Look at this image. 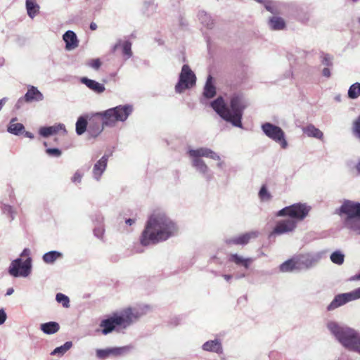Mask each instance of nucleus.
<instances>
[{"label": "nucleus", "mask_w": 360, "mask_h": 360, "mask_svg": "<svg viewBox=\"0 0 360 360\" xmlns=\"http://www.w3.org/2000/svg\"><path fill=\"white\" fill-rule=\"evenodd\" d=\"M177 231L176 224L163 212L153 213L143 231L141 243L146 246L165 241Z\"/></svg>", "instance_id": "nucleus-1"}, {"label": "nucleus", "mask_w": 360, "mask_h": 360, "mask_svg": "<svg viewBox=\"0 0 360 360\" xmlns=\"http://www.w3.org/2000/svg\"><path fill=\"white\" fill-rule=\"evenodd\" d=\"M310 207L304 203H295L287 206L279 210L277 216L288 217L286 219L278 221L272 232L269 234V238L276 235H282L292 232L298 223L303 220L308 214Z\"/></svg>", "instance_id": "nucleus-2"}, {"label": "nucleus", "mask_w": 360, "mask_h": 360, "mask_svg": "<svg viewBox=\"0 0 360 360\" xmlns=\"http://www.w3.org/2000/svg\"><path fill=\"white\" fill-rule=\"evenodd\" d=\"M247 105L245 98L239 94H234L231 98L230 108L226 106L222 97H219L211 103L212 108L221 117L240 128L243 110Z\"/></svg>", "instance_id": "nucleus-3"}, {"label": "nucleus", "mask_w": 360, "mask_h": 360, "mask_svg": "<svg viewBox=\"0 0 360 360\" xmlns=\"http://www.w3.org/2000/svg\"><path fill=\"white\" fill-rule=\"evenodd\" d=\"M327 328L344 347L360 354L359 332L335 321L328 322Z\"/></svg>", "instance_id": "nucleus-4"}, {"label": "nucleus", "mask_w": 360, "mask_h": 360, "mask_svg": "<svg viewBox=\"0 0 360 360\" xmlns=\"http://www.w3.org/2000/svg\"><path fill=\"white\" fill-rule=\"evenodd\" d=\"M133 108L130 105H118L103 112H98L97 115L102 118V127L98 124L92 128L90 124L88 132L93 137H96L103 129V126L113 127L117 122L125 121L132 112Z\"/></svg>", "instance_id": "nucleus-5"}, {"label": "nucleus", "mask_w": 360, "mask_h": 360, "mask_svg": "<svg viewBox=\"0 0 360 360\" xmlns=\"http://www.w3.org/2000/svg\"><path fill=\"white\" fill-rule=\"evenodd\" d=\"M140 316L141 314L138 310L127 308L120 313L113 314L109 319L103 320L100 325L103 328L102 333L107 335L112 332L117 326L127 328Z\"/></svg>", "instance_id": "nucleus-6"}, {"label": "nucleus", "mask_w": 360, "mask_h": 360, "mask_svg": "<svg viewBox=\"0 0 360 360\" xmlns=\"http://www.w3.org/2000/svg\"><path fill=\"white\" fill-rule=\"evenodd\" d=\"M345 227L360 235V202L345 200L339 209Z\"/></svg>", "instance_id": "nucleus-7"}, {"label": "nucleus", "mask_w": 360, "mask_h": 360, "mask_svg": "<svg viewBox=\"0 0 360 360\" xmlns=\"http://www.w3.org/2000/svg\"><path fill=\"white\" fill-rule=\"evenodd\" d=\"M189 155L192 158V166L200 173L207 181L212 179V173L209 169L207 165L200 157L209 158L215 160H220L219 155L207 148H200L198 149H190Z\"/></svg>", "instance_id": "nucleus-8"}, {"label": "nucleus", "mask_w": 360, "mask_h": 360, "mask_svg": "<svg viewBox=\"0 0 360 360\" xmlns=\"http://www.w3.org/2000/svg\"><path fill=\"white\" fill-rule=\"evenodd\" d=\"M30 250L25 248L20 254L21 257H27L22 262L21 258L13 260L9 266V274L14 277H27L31 272L32 259Z\"/></svg>", "instance_id": "nucleus-9"}, {"label": "nucleus", "mask_w": 360, "mask_h": 360, "mask_svg": "<svg viewBox=\"0 0 360 360\" xmlns=\"http://www.w3.org/2000/svg\"><path fill=\"white\" fill-rule=\"evenodd\" d=\"M264 134L269 139L278 143L283 149L288 146L283 130L271 123L265 122L262 125Z\"/></svg>", "instance_id": "nucleus-10"}, {"label": "nucleus", "mask_w": 360, "mask_h": 360, "mask_svg": "<svg viewBox=\"0 0 360 360\" xmlns=\"http://www.w3.org/2000/svg\"><path fill=\"white\" fill-rule=\"evenodd\" d=\"M195 75L189 66L188 65H183L179 82L175 86L176 91L181 93L185 89L193 87L195 84Z\"/></svg>", "instance_id": "nucleus-11"}, {"label": "nucleus", "mask_w": 360, "mask_h": 360, "mask_svg": "<svg viewBox=\"0 0 360 360\" xmlns=\"http://www.w3.org/2000/svg\"><path fill=\"white\" fill-rule=\"evenodd\" d=\"M297 271L309 269L315 266L321 259L320 252L305 253L294 256Z\"/></svg>", "instance_id": "nucleus-12"}, {"label": "nucleus", "mask_w": 360, "mask_h": 360, "mask_svg": "<svg viewBox=\"0 0 360 360\" xmlns=\"http://www.w3.org/2000/svg\"><path fill=\"white\" fill-rule=\"evenodd\" d=\"M360 299V287L354 290L336 295L330 304L328 306V310H333L345 304Z\"/></svg>", "instance_id": "nucleus-13"}, {"label": "nucleus", "mask_w": 360, "mask_h": 360, "mask_svg": "<svg viewBox=\"0 0 360 360\" xmlns=\"http://www.w3.org/2000/svg\"><path fill=\"white\" fill-rule=\"evenodd\" d=\"M259 232L257 231H252L237 237L227 239L226 243L227 244H235L244 245L249 243L252 238H255L258 236Z\"/></svg>", "instance_id": "nucleus-14"}, {"label": "nucleus", "mask_w": 360, "mask_h": 360, "mask_svg": "<svg viewBox=\"0 0 360 360\" xmlns=\"http://www.w3.org/2000/svg\"><path fill=\"white\" fill-rule=\"evenodd\" d=\"M63 130L64 133H66L65 127L63 124H58L51 127H43L39 130L40 136L46 138L51 135L56 134L59 131Z\"/></svg>", "instance_id": "nucleus-15"}, {"label": "nucleus", "mask_w": 360, "mask_h": 360, "mask_svg": "<svg viewBox=\"0 0 360 360\" xmlns=\"http://www.w3.org/2000/svg\"><path fill=\"white\" fill-rule=\"evenodd\" d=\"M108 156L103 155L94 166L93 175L94 178L99 181L101 175L104 172L107 167Z\"/></svg>", "instance_id": "nucleus-16"}, {"label": "nucleus", "mask_w": 360, "mask_h": 360, "mask_svg": "<svg viewBox=\"0 0 360 360\" xmlns=\"http://www.w3.org/2000/svg\"><path fill=\"white\" fill-rule=\"evenodd\" d=\"M65 42V49L72 50L78 46V40L75 33L73 31L68 30L63 36Z\"/></svg>", "instance_id": "nucleus-17"}, {"label": "nucleus", "mask_w": 360, "mask_h": 360, "mask_svg": "<svg viewBox=\"0 0 360 360\" xmlns=\"http://www.w3.org/2000/svg\"><path fill=\"white\" fill-rule=\"evenodd\" d=\"M80 82L95 93L101 94L105 90V86L103 84L87 77H82Z\"/></svg>", "instance_id": "nucleus-18"}, {"label": "nucleus", "mask_w": 360, "mask_h": 360, "mask_svg": "<svg viewBox=\"0 0 360 360\" xmlns=\"http://www.w3.org/2000/svg\"><path fill=\"white\" fill-rule=\"evenodd\" d=\"M26 102L41 101L44 99L43 94L37 87L31 86L24 96Z\"/></svg>", "instance_id": "nucleus-19"}, {"label": "nucleus", "mask_w": 360, "mask_h": 360, "mask_svg": "<svg viewBox=\"0 0 360 360\" xmlns=\"http://www.w3.org/2000/svg\"><path fill=\"white\" fill-rule=\"evenodd\" d=\"M202 349L217 354H221L223 352L221 343L218 339L209 340L205 342L202 345Z\"/></svg>", "instance_id": "nucleus-20"}, {"label": "nucleus", "mask_w": 360, "mask_h": 360, "mask_svg": "<svg viewBox=\"0 0 360 360\" xmlns=\"http://www.w3.org/2000/svg\"><path fill=\"white\" fill-rule=\"evenodd\" d=\"M125 350L124 347H113L108 348L105 349H97L96 355L99 359H105L110 355L117 356L122 354Z\"/></svg>", "instance_id": "nucleus-21"}, {"label": "nucleus", "mask_w": 360, "mask_h": 360, "mask_svg": "<svg viewBox=\"0 0 360 360\" xmlns=\"http://www.w3.org/2000/svg\"><path fill=\"white\" fill-rule=\"evenodd\" d=\"M229 261L235 263L238 266H241L248 269L253 262L252 258H244L237 254H232L229 256Z\"/></svg>", "instance_id": "nucleus-22"}, {"label": "nucleus", "mask_w": 360, "mask_h": 360, "mask_svg": "<svg viewBox=\"0 0 360 360\" xmlns=\"http://www.w3.org/2000/svg\"><path fill=\"white\" fill-rule=\"evenodd\" d=\"M302 131L309 137L316 138L319 140H322L323 138V132L311 124L303 127Z\"/></svg>", "instance_id": "nucleus-23"}, {"label": "nucleus", "mask_w": 360, "mask_h": 360, "mask_svg": "<svg viewBox=\"0 0 360 360\" xmlns=\"http://www.w3.org/2000/svg\"><path fill=\"white\" fill-rule=\"evenodd\" d=\"M198 20L200 23L207 29H212L214 25L212 17L204 11H200L198 14Z\"/></svg>", "instance_id": "nucleus-24"}, {"label": "nucleus", "mask_w": 360, "mask_h": 360, "mask_svg": "<svg viewBox=\"0 0 360 360\" xmlns=\"http://www.w3.org/2000/svg\"><path fill=\"white\" fill-rule=\"evenodd\" d=\"M25 6L28 16L33 19L39 12V6L36 0H26Z\"/></svg>", "instance_id": "nucleus-25"}, {"label": "nucleus", "mask_w": 360, "mask_h": 360, "mask_svg": "<svg viewBox=\"0 0 360 360\" xmlns=\"http://www.w3.org/2000/svg\"><path fill=\"white\" fill-rule=\"evenodd\" d=\"M120 46L122 47L123 55L125 56L127 58H129L132 56L131 43L129 41H122V40H119L113 46V51Z\"/></svg>", "instance_id": "nucleus-26"}, {"label": "nucleus", "mask_w": 360, "mask_h": 360, "mask_svg": "<svg viewBox=\"0 0 360 360\" xmlns=\"http://www.w3.org/2000/svg\"><path fill=\"white\" fill-rule=\"evenodd\" d=\"M40 329L45 334L51 335L57 333L60 329V326L57 322L50 321L41 324Z\"/></svg>", "instance_id": "nucleus-27"}, {"label": "nucleus", "mask_w": 360, "mask_h": 360, "mask_svg": "<svg viewBox=\"0 0 360 360\" xmlns=\"http://www.w3.org/2000/svg\"><path fill=\"white\" fill-rule=\"evenodd\" d=\"M63 257V254L60 252L53 250L45 253L43 257V261L48 264H53L57 259Z\"/></svg>", "instance_id": "nucleus-28"}, {"label": "nucleus", "mask_w": 360, "mask_h": 360, "mask_svg": "<svg viewBox=\"0 0 360 360\" xmlns=\"http://www.w3.org/2000/svg\"><path fill=\"white\" fill-rule=\"evenodd\" d=\"M215 94L216 89L212 84V76L209 75L204 88L203 96L207 98H211L214 97Z\"/></svg>", "instance_id": "nucleus-29"}, {"label": "nucleus", "mask_w": 360, "mask_h": 360, "mask_svg": "<svg viewBox=\"0 0 360 360\" xmlns=\"http://www.w3.org/2000/svg\"><path fill=\"white\" fill-rule=\"evenodd\" d=\"M16 120V118H13L11 120L8 127V131L15 135H19L22 132L25 127L22 124L15 122Z\"/></svg>", "instance_id": "nucleus-30"}, {"label": "nucleus", "mask_w": 360, "mask_h": 360, "mask_svg": "<svg viewBox=\"0 0 360 360\" xmlns=\"http://www.w3.org/2000/svg\"><path fill=\"white\" fill-rule=\"evenodd\" d=\"M280 271L282 272H290L292 271H297V265L295 264V257L284 262L280 265Z\"/></svg>", "instance_id": "nucleus-31"}, {"label": "nucleus", "mask_w": 360, "mask_h": 360, "mask_svg": "<svg viewBox=\"0 0 360 360\" xmlns=\"http://www.w3.org/2000/svg\"><path fill=\"white\" fill-rule=\"evenodd\" d=\"M1 210L2 213L5 214L9 219L10 221L14 219L16 214V211L13 206L2 202L1 205Z\"/></svg>", "instance_id": "nucleus-32"}, {"label": "nucleus", "mask_w": 360, "mask_h": 360, "mask_svg": "<svg viewBox=\"0 0 360 360\" xmlns=\"http://www.w3.org/2000/svg\"><path fill=\"white\" fill-rule=\"evenodd\" d=\"M87 120L85 117L81 116L76 122V133L78 135L83 134L86 130Z\"/></svg>", "instance_id": "nucleus-33"}, {"label": "nucleus", "mask_w": 360, "mask_h": 360, "mask_svg": "<svg viewBox=\"0 0 360 360\" xmlns=\"http://www.w3.org/2000/svg\"><path fill=\"white\" fill-rule=\"evenodd\" d=\"M269 25L274 30H282L285 26V22L281 18L273 17L269 20Z\"/></svg>", "instance_id": "nucleus-34"}, {"label": "nucleus", "mask_w": 360, "mask_h": 360, "mask_svg": "<svg viewBox=\"0 0 360 360\" xmlns=\"http://www.w3.org/2000/svg\"><path fill=\"white\" fill-rule=\"evenodd\" d=\"M72 346L70 341L66 342L64 345L56 347L52 352L51 355L63 356L67 351H68Z\"/></svg>", "instance_id": "nucleus-35"}, {"label": "nucleus", "mask_w": 360, "mask_h": 360, "mask_svg": "<svg viewBox=\"0 0 360 360\" xmlns=\"http://www.w3.org/2000/svg\"><path fill=\"white\" fill-rule=\"evenodd\" d=\"M360 96V83L356 82L350 86L348 90V96L352 99L357 98Z\"/></svg>", "instance_id": "nucleus-36"}, {"label": "nucleus", "mask_w": 360, "mask_h": 360, "mask_svg": "<svg viewBox=\"0 0 360 360\" xmlns=\"http://www.w3.org/2000/svg\"><path fill=\"white\" fill-rule=\"evenodd\" d=\"M344 258L345 255L340 251H335L330 255L331 261L338 265L343 264Z\"/></svg>", "instance_id": "nucleus-37"}, {"label": "nucleus", "mask_w": 360, "mask_h": 360, "mask_svg": "<svg viewBox=\"0 0 360 360\" xmlns=\"http://www.w3.org/2000/svg\"><path fill=\"white\" fill-rule=\"evenodd\" d=\"M56 300L58 303H61L64 307H65V308L69 307L70 300H69V297L68 296H66L65 295L60 293V292L57 293L56 296Z\"/></svg>", "instance_id": "nucleus-38"}, {"label": "nucleus", "mask_w": 360, "mask_h": 360, "mask_svg": "<svg viewBox=\"0 0 360 360\" xmlns=\"http://www.w3.org/2000/svg\"><path fill=\"white\" fill-rule=\"evenodd\" d=\"M259 198L262 201H268L271 198L270 193L267 191L265 186H262L259 192Z\"/></svg>", "instance_id": "nucleus-39"}, {"label": "nucleus", "mask_w": 360, "mask_h": 360, "mask_svg": "<svg viewBox=\"0 0 360 360\" xmlns=\"http://www.w3.org/2000/svg\"><path fill=\"white\" fill-rule=\"evenodd\" d=\"M332 60H333V58L329 54L323 53L321 56V63L327 67H330V66L333 65Z\"/></svg>", "instance_id": "nucleus-40"}, {"label": "nucleus", "mask_w": 360, "mask_h": 360, "mask_svg": "<svg viewBox=\"0 0 360 360\" xmlns=\"http://www.w3.org/2000/svg\"><path fill=\"white\" fill-rule=\"evenodd\" d=\"M86 65L94 70H98L101 65V62L98 58L91 59L87 61Z\"/></svg>", "instance_id": "nucleus-41"}, {"label": "nucleus", "mask_w": 360, "mask_h": 360, "mask_svg": "<svg viewBox=\"0 0 360 360\" xmlns=\"http://www.w3.org/2000/svg\"><path fill=\"white\" fill-rule=\"evenodd\" d=\"M353 130L354 134L360 139V115L354 122Z\"/></svg>", "instance_id": "nucleus-42"}, {"label": "nucleus", "mask_w": 360, "mask_h": 360, "mask_svg": "<svg viewBox=\"0 0 360 360\" xmlns=\"http://www.w3.org/2000/svg\"><path fill=\"white\" fill-rule=\"evenodd\" d=\"M46 153L51 157L58 158L61 155V150L58 148H47Z\"/></svg>", "instance_id": "nucleus-43"}, {"label": "nucleus", "mask_w": 360, "mask_h": 360, "mask_svg": "<svg viewBox=\"0 0 360 360\" xmlns=\"http://www.w3.org/2000/svg\"><path fill=\"white\" fill-rule=\"evenodd\" d=\"M94 233L98 238L102 239L104 234V228L102 225H99L94 228Z\"/></svg>", "instance_id": "nucleus-44"}, {"label": "nucleus", "mask_w": 360, "mask_h": 360, "mask_svg": "<svg viewBox=\"0 0 360 360\" xmlns=\"http://www.w3.org/2000/svg\"><path fill=\"white\" fill-rule=\"evenodd\" d=\"M82 174L79 171L76 172L72 178V181L74 183H80L82 179Z\"/></svg>", "instance_id": "nucleus-45"}, {"label": "nucleus", "mask_w": 360, "mask_h": 360, "mask_svg": "<svg viewBox=\"0 0 360 360\" xmlns=\"http://www.w3.org/2000/svg\"><path fill=\"white\" fill-rule=\"evenodd\" d=\"M6 319V314L3 309H0V325L3 324Z\"/></svg>", "instance_id": "nucleus-46"}, {"label": "nucleus", "mask_w": 360, "mask_h": 360, "mask_svg": "<svg viewBox=\"0 0 360 360\" xmlns=\"http://www.w3.org/2000/svg\"><path fill=\"white\" fill-rule=\"evenodd\" d=\"M322 74L324 77H330V69L328 67L323 68V70L322 71Z\"/></svg>", "instance_id": "nucleus-47"}, {"label": "nucleus", "mask_w": 360, "mask_h": 360, "mask_svg": "<svg viewBox=\"0 0 360 360\" xmlns=\"http://www.w3.org/2000/svg\"><path fill=\"white\" fill-rule=\"evenodd\" d=\"M24 101H25L24 97L19 98L15 104V108L17 109H19L21 107V105Z\"/></svg>", "instance_id": "nucleus-48"}, {"label": "nucleus", "mask_w": 360, "mask_h": 360, "mask_svg": "<svg viewBox=\"0 0 360 360\" xmlns=\"http://www.w3.org/2000/svg\"><path fill=\"white\" fill-rule=\"evenodd\" d=\"M350 281H358L360 280V273L359 274H356L350 278Z\"/></svg>", "instance_id": "nucleus-49"}, {"label": "nucleus", "mask_w": 360, "mask_h": 360, "mask_svg": "<svg viewBox=\"0 0 360 360\" xmlns=\"http://www.w3.org/2000/svg\"><path fill=\"white\" fill-rule=\"evenodd\" d=\"M245 272H242V273H238L237 274H236V278H243L245 276Z\"/></svg>", "instance_id": "nucleus-50"}, {"label": "nucleus", "mask_w": 360, "mask_h": 360, "mask_svg": "<svg viewBox=\"0 0 360 360\" xmlns=\"http://www.w3.org/2000/svg\"><path fill=\"white\" fill-rule=\"evenodd\" d=\"M25 136L26 137H28L30 139H33L34 138V135L32 133L30 132V131H25Z\"/></svg>", "instance_id": "nucleus-51"}, {"label": "nucleus", "mask_w": 360, "mask_h": 360, "mask_svg": "<svg viewBox=\"0 0 360 360\" xmlns=\"http://www.w3.org/2000/svg\"><path fill=\"white\" fill-rule=\"evenodd\" d=\"M90 29L91 30H96L97 29V25L95 22H91L90 24Z\"/></svg>", "instance_id": "nucleus-52"}, {"label": "nucleus", "mask_w": 360, "mask_h": 360, "mask_svg": "<svg viewBox=\"0 0 360 360\" xmlns=\"http://www.w3.org/2000/svg\"><path fill=\"white\" fill-rule=\"evenodd\" d=\"M223 277L224 278V279L226 281H229L231 278H232V276L231 275H226V274H224L223 275Z\"/></svg>", "instance_id": "nucleus-53"}, {"label": "nucleus", "mask_w": 360, "mask_h": 360, "mask_svg": "<svg viewBox=\"0 0 360 360\" xmlns=\"http://www.w3.org/2000/svg\"><path fill=\"white\" fill-rule=\"evenodd\" d=\"M134 223V220L131 219H128L126 220V224L128 225H131Z\"/></svg>", "instance_id": "nucleus-54"}, {"label": "nucleus", "mask_w": 360, "mask_h": 360, "mask_svg": "<svg viewBox=\"0 0 360 360\" xmlns=\"http://www.w3.org/2000/svg\"><path fill=\"white\" fill-rule=\"evenodd\" d=\"M13 291H14L13 288H8L6 292V295H11V294H13Z\"/></svg>", "instance_id": "nucleus-55"}, {"label": "nucleus", "mask_w": 360, "mask_h": 360, "mask_svg": "<svg viewBox=\"0 0 360 360\" xmlns=\"http://www.w3.org/2000/svg\"><path fill=\"white\" fill-rule=\"evenodd\" d=\"M356 170L358 171V172L360 174V160H359V162L357 163V165H356Z\"/></svg>", "instance_id": "nucleus-56"}, {"label": "nucleus", "mask_w": 360, "mask_h": 360, "mask_svg": "<svg viewBox=\"0 0 360 360\" xmlns=\"http://www.w3.org/2000/svg\"><path fill=\"white\" fill-rule=\"evenodd\" d=\"M224 162H219L217 164V167L219 168H221L223 167Z\"/></svg>", "instance_id": "nucleus-57"}, {"label": "nucleus", "mask_w": 360, "mask_h": 360, "mask_svg": "<svg viewBox=\"0 0 360 360\" xmlns=\"http://www.w3.org/2000/svg\"><path fill=\"white\" fill-rule=\"evenodd\" d=\"M353 2H357L359 1V0H352Z\"/></svg>", "instance_id": "nucleus-58"}, {"label": "nucleus", "mask_w": 360, "mask_h": 360, "mask_svg": "<svg viewBox=\"0 0 360 360\" xmlns=\"http://www.w3.org/2000/svg\"><path fill=\"white\" fill-rule=\"evenodd\" d=\"M44 145L45 146H47L46 142H44Z\"/></svg>", "instance_id": "nucleus-59"}]
</instances>
